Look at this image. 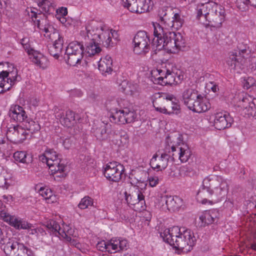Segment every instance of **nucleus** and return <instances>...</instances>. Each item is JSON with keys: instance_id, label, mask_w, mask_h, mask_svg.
<instances>
[{"instance_id": "1", "label": "nucleus", "mask_w": 256, "mask_h": 256, "mask_svg": "<svg viewBox=\"0 0 256 256\" xmlns=\"http://www.w3.org/2000/svg\"><path fill=\"white\" fill-rule=\"evenodd\" d=\"M154 38L152 41V50L156 51L165 49L171 53H176L185 47L186 41L181 34L170 32L159 23H153Z\"/></svg>"}, {"instance_id": "2", "label": "nucleus", "mask_w": 256, "mask_h": 256, "mask_svg": "<svg viewBox=\"0 0 256 256\" xmlns=\"http://www.w3.org/2000/svg\"><path fill=\"white\" fill-rule=\"evenodd\" d=\"M228 190L227 180L218 175H210L206 178L202 187L197 192V200L202 204L211 202L208 199L213 196L218 199L225 196Z\"/></svg>"}, {"instance_id": "3", "label": "nucleus", "mask_w": 256, "mask_h": 256, "mask_svg": "<svg viewBox=\"0 0 256 256\" xmlns=\"http://www.w3.org/2000/svg\"><path fill=\"white\" fill-rule=\"evenodd\" d=\"M160 236L164 241L184 252L192 250L196 240L194 233L190 229L178 226L166 229Z\"/></svg>"}, {"instance_id": "4", "label": "nucleus", "mask_w": 256, "mask_h": 256, "mask_svg": "<svg viewBox=\"0 0 256 256\" xmlns=\"http://www.w3.org/2000/svg\"><path fill=\"white\" fill-rule=\"evenodd\" d=\"M106 106L110 109L111 122L118 124L130 123L136 118L132 107L124 100H112L107 102Z\"/></svg>"}, {"instance_id": "5", "label": "nucleus", "mask_w": 256, "mask_h": 256, "mask_svg": "<svg viewBox=\"0 0 256 256\" xmlns=\"http://www.w3.org/2000/svg\"><path fill=\"white\" fill-rule=\"evenodd\" d=\"M88 37L94 36L92 40L102 42L106 47L110 45L112 37L114 38V34H116L115 30L110 32L108 30H104L102 24L96 22L92 20L88 22L86 26Z\"/></svg>"}, {"instance_id": "6", "label": "nucleus", "mask_w": 256, "mask_h": 256, "mask_svg": "<svg viewBox=\"0 0 256 256\" xmlns=\"http://www.w3.org/2000/svg\"><path fill=\"white\" fill-rule=\"evenodd\" d=\"M157 96H156L152 102L153 106L156 111L168 114L174 113L177 114L179 112L180 105L175 102L176 100L173 95L158 94Z\"/></svg>"}, {"instance_id": "7", "label": "nucleus", "mask_w": 256, "mask_h": 256, "mask_svg": "<svg viewBox=\"0 0 256 256\" xmlns=\"http://www.w3.org/2000/svg\"><path fill=\"white\" fill-rule=\"evenodd\" d=\"M84 51V46L82 42L74 41L70 42L66 48L64 58L66 62L70 66L80 64Z\"/></svg>"}, {"instance_id": "8", "label": "nucleus", "mask_w": 256, "mask_h": 256, "mask_svg": "<svg viewBox=\"0 0 256 256\" xmlns=\"http://www.w3.org/2000/svg\"><path fill=\"white\" fill-rule=\"evenodd\" d=\"M2 248L6 256H30L32 252L22 244H20L13 240L4 238L0 242Z\"/></svg>"}, {"instance_id": "9", "label": "nucleus", "mask_w": 256, "mask_h": 256, "mask_svg": "<svg viewBox=\"0 0 256 256\" xmlns=\"http://www.w3.org/2000/svg\"><path fill=\"white\" fill-rule=\"evenodd\" d=\"M248 46L242 44L238 46V50L230 52L226 63L232 69L240 70L244 64L246 56H248Z\"/></svg>"}, {"instance_id": "10", "label": "nucleus", "mask_w": 256, "mask_h": 256, "mask_svg": "<svg viewBox=\"0 0 256 256\" xmlns=\"http://www.w3.org/2000/svg\"><path fill=\"white\" fill-rule=\"evenodd\" d=\"M225 10L216 4L211 6L208 12L204 13V18L208 22V24L214 28H220L225 19Z\"/></svg>"}, {"instance_id": "11", "label": "nucleus", "mask_w": 256, "mask_h": 256, "mask_svg": "<svg viewBox=\"0 0 256 256\" xmlns=\"http://www.w3.org/2000/svg\"><path fill=\"white\" fill-rule=\"evenodd\" d=\"M47 156L48 166L52 174H56L57 177H63L64 176V169L66 168L64 164L60 163L62 160L58 157L59 155L52 149H47L46 150Z\"/></svg>"}, {"instance_id": "12", "label": "nucleus", "mask_w": 256, "mask_h": 256, "mask_svg": "<svg viewBox=\"0 0 256 256\" xmlns=\"http://www.w3.org/2000/svg\"><path fill=\"white\" fill-rule=\"evenodd\" d=\"M0 217L5 222H8L10 226L16 229L28 230L29 234L37 236L36 228H35L32 224L14 216H10L4 211L0 212Z\"/></svg>"}, {"instance_id": "13", "label": "nucleus", "mask_w": 256, "mask_h": 256, "mask_svg": "<svg viewBox=\"0 0 256 256\" xmlns=\"http://www.w3.org/2000/svg\"><path fill=\"white\" fill-rule=\"evenodd\" d=\"M134 52L138 54H145L150 50V38L145 31H139L133 38Z\"/></svg>"}, {"instance_id": "14", "label": "nucleus", "mask_w": 256, "mask_h": 256, "mask_svg": "<svg viewBox=\"0 0 256 256\" xmlns=\"http://www.w3.org/2000/svg\"><path fill=\"white\" fill-rule=\"evenodd\" d=\"M124 170L123 165L116 162H112L106 164L104 174L109 180L118 182L121 179Z\"/></svg>"}, {"instance_id": "15", "label": "nucleus", "mask_w": 256, "mask_h": 256, "mask_svg": "<svg viewBox=\"0 0 256 256\" xmlns=\"http://www.w3.org/2000/svg\"><path fill=\"white\" fill-rule=\"evenodd\" d=\"M238 106L242 109V114L244 116H256V98L246 94L242 100H240Z\"/></svg>"}, {"instance_id": "16", "label": "nucleus", "mask_w": 256, "mask_h": 256, "mask_svg": "<svg viewBox=\"0 0 256 256\" xmlns=\"http://www.w3.org/2000/svg\"><path fill=\"white\" fill-rule=\"evenodd\" d=\"M160 76L158 78H155V82L162 86L166 85H176L181 82V76L178 75L176 78V73L173 70H166L164 76H163L164 72L162 70L158 71Z\"/></svg>"}, {"instance_id": "17", "label": "nucleus", "mask_w": 256, "mask_h": 256, "mask_svg": "<svg viewBox=\"0 0 256 256\" xmlns=\"http://www.w3.org/2000/svg\"><path fill=\"white\" fill-rule=\"evenodd\" d=\"M28 134L22 126H16L10 127L6 132V137L14 144L22 143L26 140Z\"/></svg>"}, {"instance_id": "18", "label": "nucleus", "mask_w": 256, "mask_h": 256, "mask_svg": "<svg viewBox=\"0 0 256 256\" xmlns=\"http://www.w3.org/2000/svg\"><path fill=\"white\" fill-rule=\"evenodd\" d=\"M150 0H122V4L130 12L142 14L148 10Z\"/></svg>"}, {"instance_id": "19", "label": "nucleus", "mask_w": 256, "mask_h": 256, "mask_svg": "<svg viewBox=\"0 0 256 256\" xmlns=\"http://www.w3.org/2000/svg\"><path fill=\"white\" fill-rule=\"evenodd\" d=\"M210 119H213L214 125L218 130L230 127L234 122L233 118L226 112H217L212 116Z\"/></svg>"}, {"instance_id": "20", "label": "nucleus", "mask_w": 256, "mask_h": 256, "mask_svg": "<svg viewBox=\"0 0 256 256\" xmlns=\"http://www.w3.org/2000/svg\"><path fill=\"white\" fill-rule=\"evenodd\" d=\"M23 48L30 56V58L33 63L43 69L48 67V60L47 58L42 54L31 48L29 43L25 44Z\"/></svg>"}, {"instance_id": "21", "label": "nucleus", "mask_w": 256, "mask_h": 256, "mask_svg": "<svg viewBox=\"0 0 256 256\" xmlns=\"http://www.w3.org/2000/svg\"><path fill=\"white\" fill-rule=\"evenodd\" d=\"M160 202L164 206L166 204L167 209L170 211L178 210L182 205V200L177 196H163L160 197Z\"/></svg>"}, {"instance_id": "22", "label": "nucleus", "mask_w": 256, "mask_h": 256, "mask_svg": "<svg viewBox=\"0 0 256 256\" xmlns=\"http://www.w3.org/2000/svg\"><path fill=\"white\" fill-rule=\"evenodd\" d=\"M170 158V156L166 153L162 154L159 158L156 154L150 160V165L152 169L162 171L167 167Z\"/></svg>"}, {"instance_id": "23", "label": "nucleus", "mask_w": 256, "mask_h": 256, "mask_svg": "<svg viewBox=\"0 0 256 256\" xmlns=\"http://www.w3.org/2000/svg\"><path fill=\"white\" fill-rule=\"evenodd\" d=\"M124 195L126 200L128 204L135 205L138 203H140L141 204L145 203L144 196L142 194V189H140L138 186L134 187V190L130 194L125 192Z\"/></svg>"}, {"instance_id": "24", "label": "nucleus", "mask_w": 256, "mask_h": 256, "mask_svg": "<svg viewBox=\"0 0 256 256\" xmlns=\"http://www.w3.org/2000/svg\"><path fill=\"white\" fill-rule=\"evenodd\" d=\"M56 116L66 127L70 128L75 123V114L72 110L58 112L56 113Z\"/></svg>"}, {"instance_id": "25", "label": "nucleus", "mask_w": 256, "mask_h": 256, "mask_svg": "<svg viewBox=\"0 0 256 256\" xmlns=\"http://www.w3.org/2000/svg\"><path fill=\"white\" fill-rule=\"evenodd\" d=\"M54 34L58 36V38L52 44H50L48 46V50L50 54L55 58L58 59L62 53L64 40L58 32H54Z\"/></svg>"}, {"instance_id": "26", "label": "nucleus", "mask_w": 256, "mask_h": 256, "mask_svg": "<svg viewBox=\"0 0 256 256\" xmlns=\"http://www.w3.org/2000/svg\"><path fill=\"white\" fill-rule=\"evenodd\" d=\"M218 213L216 210L205 211L200 216L202 226L217 223L218 220Z\"/></svg>"}, {"instance_id": "27", "label": "nucleus", "mask_w": 256, "mask_h": 256, "mask_svg": "<svg viewBox=\"0 0 256 256\" xmlns=\"http://www.w3.org/2000/svg\"><path fill=\"white\" fill-rule=\"evenodd\" d=\"M9 116L10 118L16 122L22 123L27 116L22 107L18 105H12L9 110Z\"/></svg>"}, {"instance_id": "28", "label": "nucleus", "mask_w": 256, "mask_h": 256, "mask_svg": "<svg viewBox=\"0 0 256 256\" xmlns=\"http://www.w3.org/2000/svg\"><path fill=\"white\" fill-rule=\"evenodd\" d=\"M188 108L194 112L200 113L206 111L210 108V104L204 100L203 96L200 95L198 98H196L190 102Z\"/></svg>"}, {"instance_id": "29", "label": "nucleus", "mask_w": 256, "mask_h": 256, "mask_svg": "<svg viewBox=\"0 0 256 256\" xmlns=\"http://www.w3.org/2000/svg\"><path fill=\"white\" fill-rule=\"evenodd\" d=\"M0 78L2 79L4 83L5 78H6L7 84H8L10 83V87L22 79L20 76L18 74V70L14 68H13L12 70L10 72L2 71L0 73Z\"/></svg>"}, {"instance_id": "30", "label": "nucleus", "mask_w": 256, "mask_h": 256, "mask_svg": "<svg viewBox=\"0 0 256 256\" xmlns=\"http://www.w3.org/2000/svg\"><path fill=\"white\" fill-rule=\"evenodd\" d=\"M98 70L103 74H110L112 71V60L110 56H106L101 58L98 62Z\"/></svg>"}, {"instance_id": "31", "label": "nucleus", "mask_w": 256, "mask_h": 256, "mask_svg": "<svg viewBox=\"0 0 256 256\" xmlns=\"http://www.w3.org/2000/svg\"><path fill=\"white\" fill-rule=\"evenodd\" d=\"M200 96V94L198 92L192 88L186 89L182 93V100L185 105L187 106H189L190 102H192L196 98H198Z\"/></svg>"}, {"instance_id": "32", "label": "nucleus", "mask_w": 256, "mask_h": 256, "mask_svg": "<svg viewBox=\"0 0 256 256\" xmlns=\"http://www.w3.org/2000/svg\"><path fill=\"white\" fill-rule=\"evenodd\" d=\"M94 36L88 37L90 39V42L86 46V52L89 56L97 55L102 50L99 46L100 42L99 41L96 42V40H93L92 38H94Z\"/></svg>"}, {"instance_id": "33", "label": "nucleus", "mask_w": 256, "mask_h": 256, "mask_svg": "<svg viewBox=\"0 0 256 256\" xmlns=\"http://www.w3.org/2000/svg\"><path fill=\"white\" fill-rule=\"evenodd\" d=\"M32 15L31 17L32 18V20L34 21L35 22H36L37 26L41 30L44 31L46 33H48L50 32H52V30H54V28L52 26L49 24H46L43 25L42 24H41V20L40 18L42 16V14L39 13L38 14L36 12L32 11Z\"/></svg>"}, {"instance_id": "34", "label": "nucleus", "mask_w": 256, "mask_h": 256, "mask_svg": "<svg viewBox=\"0 0 256 256\" xmlns=\"http://www.w3.org/2000/svg\"><path fill=\"white\" fill-rule=\"evenodd\" d=\"M110 125L108 124H104L99 128H96L94 130V134L98 140H104L108 138L109 134L110 132L108 130V127Z\"/></svg>"}, {"instance_id": "35", "label": "nucleus", "mask_w": 256, "mask_h": 256, "mask_svg": "<svg viewBox=\"0 0 256 256\" xmlns=\"http://www.w3.org/2000/svg\"><path fill=\"white\" fill-rule=\"evenodd\" d=\"M22 124L24 127V128L26 130V131H29L31 134L38 131L40 128V124L37 122H35L28 118L24 120Z\"/></svg>"}, {"instance_id": "36", "label": "nucleus", "mask_w": 256, "mask_h": 256, "mask_svg": "<svg viewBox=\"0 0 256 256\" xmlns=\"http://www.w3.org/2000/svg\"><path fill=\"white\" fill-rule=\"evenodd\" d=\"M180 160L182 162H186L192 156V152L188 145L184 142H181V148Z\"/></svg>"}, {"instance_id": "37", "label": "nucleus", "mask_w": 256, "mask_h": 256, "mask_svg": "<svg viewBox=\"0 0 256 256\" xmlns=\"http://www.w3.org/2000/svg\"><path fill=\"white\" fill-rule=\"evenodd\" d=\"M15 160L22 163L28 164L32 161V156L28 155L25 152H16L14 154Z\"/></svg>"}, {"instance_id": "38", "label": "nucleus", "mask_w": 256, "mask_h": 256, "mask_svg": "<svg viewBox=\"0 0 256 256\" xmlns=\"http://www.w3.org/2000/svg\"><path fill=\"white\" fill-rule=\"evenodd\" d=\"M45 226L51 232L54 233L56 235V234H58L60 236H64V233L62 232V229L55 220H50L46 222Z\"/></svg>"}, {"instance_id": "39", "label": "nucleus", "mask_w": 256, "mask_h": 256, "mask_svg": "<svg viewBox=\"0 0 256 256\" xmlns=\"http://www.w3.org/2000/svg\"><path fill=\"white\" fill-rule=\"evenodd\" d=\"M38 6L47 14L52 13L54 10L52 4L48 0H38Z\"/></svg>"}, {"instance_id": "40", "label": "nucleus", "mask_w": 256, "mask_h": 256, "mask_svg": "<svg viewBox=\"0 0 256 256\" xmlns=\"http://www.w3.org/2000/svg\"><path fill=\"white\" fill-rule=\"evenodd\" d=\"M112 250H122L126 248L128 241L126 240H112Z\"/></svg>"}, {"instance_id": "41", "label": "nucleus", "mask_w": 256, "mask_h": 256, "mask_svg": "<svg viewBox=\"0 0 256 256\" xmlns=\"http://www.w3.org/2000/svg\"><path fill=\"white\" fill-rule=\"evenodd\" d=\"M212 4L210 3L201 4H198L197 6V16L198 18H200V17L204 16L202 14L203 10H210Z\"/></svg>"}, {"instance_id": "42", "label": "nucleus", "mask_w": 256, "mask_h": 256, "mask_svg": "<svg viewBox=\"0 0 256 256\" xmlns=\"http://www.w3.org/2000/svg\"><path fill=\"white\" fill-rule=\"evenodd\" d=\"M172 160H175L176 159L180 160V155L181 148V142H178L176 146H172Z\"/></svg>"}, {"instance_id": "43", "label": "nucleus", "mask_w": 256, "mask_h": 256, "mask_svg": "<svg viewBox=\"0 0 256 256\" xmlns=\"http://www.w3.org/2000/svg\"><path fill=\"white\" fill-rule=\"evenodd\" d=\"M92 204V200L89 196H85L81 200L78 206L80 209H85Z\"/></svg>"}, {"instance_id": "44", "label": "nucleus", "mask_w": 256, "mask_h": 256, "mask_svg": "<svg viewBox=\"0 0 256 256\" xmlns=\"http://www.w3.org/2000/svg\"><path fill=\"white\" fill-rule=\"evenodd\" d=\"M236 4L239 8H244V6L248 4L256 8V0H237Z\"/></svg>"}, {"instance_id": "45", "label": "nucleus", "mask_w": 256, "mask_h": 256, "mask_svg": "<svg viewBox=\"0 0 256 256\" xmlns=\"http://www.w3.org/2000/svg\"><path fill=\"white\" fill-rule=\"evenodd\" d=\"M40 194L45 199L50 200L52 198V192L50 189L41 188L39 190Z\"/></svg>"}, {"instance_id": "46", "label": "nucleus", "mask_w": 256, "mask_h": 256, "mask_svg": "<svg viewBox=\"0 0 256 256\" xmlns=\"http://www.w3.org/2000/svg\"><path fill=\"white\" fill-rule=\"evenodd\" d=\"M97 248L102 252L104 251L105 250H107L108 252H110V248H112V242L110 243L106 244L104 241H102L98 242L96 246Z\"/></svg>"}, {"instance_id": "47", "label": "nucleus", "mask_w": 256, "mask_h": 256, "mask_svg": "<svg viewBox=\"0 0 256 256\" xmlns=\"http://www.w3.org/2000/svg\"><path fill=\"white\" fill-rule=\"evenodd\" d=\"M62 232L64 233V236H62V237L66 238L68 242H69L71 245L74 246L76 248H80V242H78L76 240L72 239L70 236H68L64 230H62Z\"/></svg>"}, {"instance_id": "48", "label": "nucleus", "mask_w": 256, "mask_h": 256, "mask_svg": "<svg viewBox=\"0 0 256 256\" xmlns=\"http://www.w3.org/2000/svg\"><path fill=\"white\" fill-rule=\"evenodd\" d=\"M180 172L181 174H183L184 176H191L194 174V172L192 168L186 166L181 168Z\"/></svg>"}, {"instance_id": "49", "label": "nucleus", "mask_w": 256, "mask_h": 256, "mask_svg": "<svg viewBox=\"0 0 256 256\" xmlns=\"http://www.w3.org/2000/svg\"><path fill=\"white\" fill-rule=\"evenodd\" d=\"M254 84V80L252 78H248L244 82V87L246 89H248Z\"/></svg>"}, {"instance_id": "50", "label": "nucleus", "mask_w": 256, "mask_h": 256, "mask_svg": "<svg viewBox=\"0 0 256 256\" xmlns=\"http://www.w3.org/2000/svg\"><path fill=\"white\" fill-rule=\"evenodd\" d=\"M148 180L150 186L152 187H154L158 184L159 179L158 176H150L148 178Z\"/></svg>"}, {"instance_id": "51", "label": "nucleus", "mask_w": 256, "mask_h": 256, "mask_svg": "<svg viewBox=\"0 0 256 256\" xmlns=\"http://www.w3.org/2000/svg\"><path fill=\"white\" fill-rule=\"evenodd\" d=\"M174 20H173L174 24L172 26H174L175 24H176V26H182V22L180 20V16L178 14H176L174 15Z\"/></svg>"}, {"instance_id": "52", "label": "nucleus", "mask_w": 256, "mask_h": 256, "mask_svg": "<svg viewBox=\"0 0 256 256\" xmlns=\"http://www.w3.org/2000/svg\"><path fill=\"white\" fill-rule=\"evenodd\" d=\"M158 16L161 22L165 23L166 22V13L164 12V8H162L161 10L159 11Z\"/></svg>"}, {"instance_id": "53", "label": "nucleus", "mask_w": 256, "mask_h": 256, "mask_svg": "<svg viewBox=\"0 0 256 256\" xmlns=\"http://www.w3.org/2000/svg\"><path fill=\"white\" fill-rule=\"evenodd\" d=\"M73 140L70 138H65L63 141V145L66 149H69L72 144Z\"/></svg>"}, {"instance_id": "54", "label": "nucleus", "mask_w": 256, "mask_h": 256, "mask_svg": "<svg viewBox=\"0 0 256 256\" xmlns=\"http://www.w3.org/2000/svg\"><path fill=\"white\" fill-rule=\"evenodd\" d=\"M132 87H134V88L132 89H130V90L126 89L125 90L127 94L130 93V94L131 95L134 94L137 92V90L136 88V86L132 85Z\"/></svg>"}, {"instance_id": "55", "label": "nucleus", "mask_w": 256, "mask_h": 256, "mask_svg": "<svg viewBox=\"0 0 256 256\" xmlns=\"http://www.w3.org/2000/svg\"><path fill=\"white\" fill-rule=\"evenodd\" d=\"M40 160L43 162H46L48 164V160L47 156H46V152L45 151L44 154L40 156Z\"/></svg>"}, {"instance_id": "56", "label": "nucleus", "mask_w": 256, "mask_h": 256, "mask_svg": "<svg viewBox=\"0 0 256 256\" xmlns=\"http://www.w3.org/2000/svg\"><path fill=\"white\" fill-rule=\"evenodd\" d=\"M98 97V96L93 92H90L88 94V98L92 101H94Z\"/></svg>"}, {"instance_id": "57", "label": "nucleus", "mask_w": 256, "mask_h": 256, "mask_svg": "<svg viewBox=\"0 0 256 256\" xmlns=\"http://www.w3.org/2000/svg\"><path fill=\"white\" fill-rule=\"evenodd\" d=\"M64 230L66 232V234L68 236H70V235H72V232H73V230H72L71 228L69 229L68 228V226H67L66 228H64V230Z\"/></svg>"}, {"instance_id": "58", "label": "nucleus", "mask_w": 256, "mask_h": 256, "mask_svg": "<svg viewBox=\"0 0 256 256\" xmlns=\"http://www.w3.org/2000/svg\"><path fill=\"white\" fill-rule=\"evenodd\" d=\"M4 144H5L4 140H2V138H0V154H3L2 150L3 148H4Z\"/></svg>"}, {"instance_id": "59", "label": "nucleus", "mask_w": 256, "mask_h": 256, "mask_svg": "<svg viewBox=\"0 0 256 256\" xmlns=\"http://www.w3.org/2000/svg\"><path fill=\"white\" fill-rule=\"evenodd\" d=\"M36 230H37V236H38L39 234H40L42 236H44V235L46 234L45 231L42 228H37Z\"/></svg>"}, {"instance_id": "60", "label": "nucleus", "mask_w": 256, "mask_h": 256, "mask_svg": "<svg viewBox=\"0 0 256 256\" xmlns=\"http://www.w3.org/2000/svg\"><path fill=\"white\" fill-rule=\"evenodd\" d=\"M60 13L63 16H66L68 14L67 8H62L60 10Z\"/></svg>"}, {"instance_id": "61", "label": "nucleus", "mask_w": 256, "mask_h": 256, "mask_svg": "<svg viewBox=\"0 0 256 256\" xmlns=\"http://www.w3.org/2000/svg\"><path fill=\"white\" fill-rule=\"evenodd\" d=\"M20 43L22 46L28 43V40L26 38H24L21 40Z\"/></svg>"}, {"instance_id": "62", "label": "nucleus", "mask_w": 256, "mask_h": 256, "mask_svg": "<svg viewBox=\"0 0 256 256\" xmlns=\"http://www.w3.org/2000/svg\"><path fill=\"white\" fill-rule=\"evenodd\" d=\"M10 88V86H6V84L4 86V88H2V89H0V90H3V92L6 91V90H9Z\"/></svg>"}, {"instance_id": "63", "label": "nucleus", "mask_w": 256, "mask_h": 256, "mask_svg": "<svg viewBox=\"0 0 256 256\" xmlns=\"http://www.w3.org/2000/svg\"><path fill=\"white\" fill-rule=\"evenodd\" d=\"M250 248L256 251V242L252 243L250 245Z\"/></svg>"}, {"instance_id": "64", "label": "nucleus", "mask_w": 256, "mask_h": 256, "mask_svg": "<svg viewBox=\"0 0 256 256\" xmlns=\"http://www.w3.org/2000/svg\"><path fill=\"white\" fill-rule=\"evenodd\" d=\"M212 90L214 92H216L217 91V90H218V87L216 86H214L212 88Z\"/></svg>"}]
</instances>
